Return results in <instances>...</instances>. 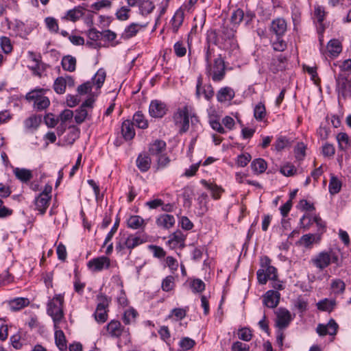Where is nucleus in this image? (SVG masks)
<instances>
[{
  "mask_svg": "<svg viewBox=\"0 0 351 351\" xmlns=\"http://www.w3.org/2000/svg\"><path fill=\"white\" fill-rule=\"evenodd\" d=\"M238 337L243 341H250L252 337V331L248 328H241L238 330Z\"/></svg>",
  "mask_w": 351,
  "mask_h": 351,
  "instance_id": "nucleus-44",
  "label": "nucleus"
},
{
  "mask_svg": "<svg viewBox=\"0 0 351 351\" xmlns=\"http://www.w3.org/2000/svg\"><path fill=\"white\" fill-rule=\"evenodd\" d=\"M336 89L339 95L346 97L350 91L351 82L347 77L340 74L336 78Z\"/></svg>",
  "mask_w": 351,
  "mask_h": 351,
  "instance_id": "nucleus-9",
  "label": "nucleus"
},
{
  "mask_svg": "<svg viewBox=\"0 0 351 351\" xmlns=\"http://www.w3.org/2000/svg\"><path fill=\"white\" fill-rule=\"evenodd\" d=\"M14 173L16 177L23 182H26L32 178V171L28 169L16 168Z\"/></svg>",
  "mask_w": 351,
  "mask_h": 351,
  "instance_id": "nucleus-27",
  "label": "nucleus"
},
{
  "mask_svg": "<svg viewBox=\"0 0 351 351\" xmlns=\"http://www.w3.org/2000/svg\"><path fill=\"white\" fill-rule=\"evenodd\" d=\"M339 147L341 149H346L351 146L349 136L346 133L340 132L337 136Z\"/></svg>",
  "mask_w": 351,
  "mask_h": 351,
  "instance_id": "nucleus-33",
  "label": "nucleus"
},
{
  "mask_svg": "<svg viewBox=\"0 0 351 351\" xmlns=\"http://www.w3.org/2000/svg\"><path fill=\"white\" fill-rule=\"evenodd\" d=\"M179 345L182 350H188L195 345V342L193 339L189 337H184L180 340Z\"/></svg>",
  "mask_w": 351,
  "mask_h": 351,
  "instance_id": "nucleus-49",
  "label": "nucleus"
},
{
  "mask_svg": "<svg viewBox=\"0 0 351 351\" xmlns=\"http://www.w3.org/2000/svg\"><path fill=\"white\" fill-rule=\"evenodd\" d=\"M106 330L108 335L112 338H119L123 334H129V329H125L121 322L113 319L106 325Z\"/></svg>",
  "mask_w": 351,
  "mask_h": 351,
  "instance_id": "nucleus-7",
  "label": "nucleus"
},
{
  "mask_svg": "<svg viewBox=\"0 0 351 351\" xmlns=\"http://www.w3.org/2000/svg\"><path fill=\"white\" fill-rule=\"evenodd\" d=\"M237 30L234 27L223 25L221 27L220 37L224 41L223 48H227V45H234L236 44L235 33Z\"/></svg>",
  "mask_w": 351,
  "mask_h": 351,
  "instance_id": "nucleus-8",
  "label": "nucleus"
},
{
  "mask_svg": "<svg viewBox=\"0 0 351 351\" xmlns=\"http://www.w3.org/2000/svg\"><path fill=\"white\" fill-rule=\"evenodd\" d=\"M0 45L5 53H9L12 51L10 39L5 36L0 38Z\"/></svg>",
  "mask_w": 351,
  "mask_h": 351,
  "instance_id": "nucleus-46",
  "label": "nucleus"
},
{
  "mask_svg": "<svg viewBox=\"0 0 351 351\" xmlns=\"http://www.w3.org/2000/svg\"><path fill=\"white\" fill-rule=\"evenodd\" d=\"M145 25H144L143 27H145ZM142 27H143L142 25H141L138 23H135L130 24L125 28L124 34H123V37L125 38L128 39V38H130L134 36L138 33L140 28Z\"/></svg>",
  "mask_w": 351,
  "mask_h": 351,
  "instance_id": "nucleus-32",
  "label": "nucleus"
},
{
  "mask_svg": "<svg viewBox=\"0 0 351 351\" xmlns=\"http://www.w3.org/2000/svg\"><path fill=\"white\" fill-rule=\"evenodd\" d=\"M130 9L128 7L123 6L116 13L118 19L121 21H126L129 19V12Z\"/></svg>",
  "mask_w": 351,
  "mask_h": 351,
  "instance_id": "nucleus-51",
  "label": "nucleus"
},
{
  "mask_svg": "<svg viewBox=\"0 0 351 351\" xmlns=\"http://www.w3.org/2000/svg\"><path fill=\"white\" fill-rule=\"evenodd\" d=\"M251 167L256 173H263L267 169V162L263 158H256L251 163Z\"/></svg>",
  "mask_w": 351,
  "mask_h": 351,
  "instance_id": "nucleus-25",
  "label": "nucleus"
},
{
  "mask_svg": "<svg viewBox=\"0 0 351 351\" xmlns=\"http://www.w3.org/2000/svg\"><path fill=\"white\" fill-rule=\"evenodd\" d=\"M335 153V149L333 145L326 143L322 147V154L324 156L331 157Z\"/></svg>",
  "mask_w": 351,
  "mask_h": 351,
  "instance_id": "nucleus-58",
  "label": "nucleus"
},
{
  "mask_svg": "<svg viewBox=\"0 0 351 351\" xmlns=\"http://www.w3.org/2000/svg\"><path fill=\"white\" fill-rule=\"evenodd\" d=\"M280 294L277 291L269 290L264 295L263 302L269 308H274L279 303Z\"/></svg>",
  "mask_w": 351,
  "mask_h": 351,
  "instance_id": "nucleus-14",
  "label": "nucleus"
},
{
  "mask_svg": "<svg viewBox=\"0 0 351 351\" xmlns=\"http://www.w3.org/2000/svg\"><path fill=\"white\" fill-rule=\"evenodd\" d=\"M88 116V110L81 106L75 110V121L77 124L83 123Z\"/></svg>",
  "mask_w": 351,
  "mask_h": 351,
  "instance_id": "nucleus-41",
  "label": "nucleus"
},
{
  "mask_svg": "<svg viewBox=\"0 0 351 351\" xmlns=\"http://www.w3.org/2000/svg\"><path fill=\"white\" fill-rule=\"evenodd\" d=\"M201 183L212 192V196L214 199H217L220 198L221 193L222 191V189L220 187L216 184L208 183L205 180H202Z\"/></svg>",
  "mask_w": 351,
  "mask_h": 351,
  "instance_id": "nucleus-35",
  "label": "nucleus"
},
{
  "mask_svg": "<svg viewBox=\"0 0 351 351\" xmlns=\"http://www.w3.org/2000/svg\"><path fill=\"white\" fill-rule=\"evenodd\" d=\"M53 88L56 93L63 94L65 92L66 89L64 77H58L54 82Z\"/></svg>",
  "mask_w": 351,
  "mask_h": 351,
  "instance_id": "nucleus-42",
  "label": "nucleus"
},
{
  "mask_svg": "<svg viewBox=\"0 0 351 351\" xmlns=\"http://www.w3.org/2000/svg\"><path fill=\"white\" fill-rule=\"evenodd\" d=\"M314 241L315 234H304L301 237L300 240V244L306 247H308L311 245L313 243Z\"/></svg>",
  "mask_w": 351,
  "mask_h": 351,
  "instance_id": "nucleus-52",
  "label": "nucleus"
},
{
  "mask_svg": "<svg viewBox=\"0 0 351 351\" xmlns=\"http://www.w3.org/2000/svg\"><path fill=\"white\" fill-rule=\"evenodd\" d=\"M289 145V141L286 137L280 136L275 142V148L277 151H281Z\"/></svg>",
  "mask_w": 351,
  "mask_h": 351,
  "instance_id": "nucleus-56",
  "label": "nucleus"
},
{
  "mask_svg": "<svg viewBox=\"0 0 351 351\" xmlns=\"http://www.w3.org/2000/svg\"><path fill=\"white\" fill-rule=\"evenodd\" d=\"M280 173L285 176H291L295 174L296 169L293 165H285L280 168Z\"/></svg>",
  "mask_w": 351,
  "mask_h": 351,
  "instance_id": "nucleus-62",
  "label": "nucleus"
},
{
  "mask_svg": "<svg viewBox=\"0 0 351 351\" xmlns=\"http://www.w3.org/2000/svg\"><path fill=\"white\" fill-rule=\"evenodd\" d=\"M29 304L27 298H19L10 302V307L12 311H18Z\"/></svg>",
  "mask_w": 351,
  "mask_h": 351,
  "instance_id": "nucleus-34",
  "label": "nucleus"
},
{
  "mask_svg": "<svg viewBox=\"0 0 351 351\" xmlns=\"http://www.w3.org/2000/svg\"><path fill=\"white\" fill-rule=\"evenodd\" d=\"M341 188V182L336 177L332 176L329 183V192L334 195L338 193Z\"/></svg>",
  "mask_w": 351,
  "mask_h": 351,
  "instance_id": "nucleus-38",
  "label": "nucleus"
},
{
  "mask_svg": "<svg viewBox=\"0 0 351 351\" xmlns=\"http://www.w3.org/2000/svg\"><path fill=\"white\" fill-rule=\"evenodd\" d=\"M152 160L147 153H141L136 159V166L141 172H146L150 168Z\"/></svg>",
  "mask_w": 351,
  "mask_h": 351,
  "instance_id": "nucleus-16",
  "label": "nucleus"
},
{
  "mask_svg": "<svg viewBox=\"0 0 351 351\" xmlns=\"http://www.w3.org/2000/svg\"><path fill=\"white\" fill-rule=\"evenodd\" d=\"M234 97V90L230 87L221 88L217 94V99L219 102L230 101Z\"/></svg>",
  "mask_w": 351,
  "mask_h": 351,
  "instance_id": "nucleus-21",
  "label": "nucleus"
},
{
  "mask_svg": "<svg viewBox=\"0 0 351 351\" xmlns=\"http://www.w3.org/2000/svg\"><path fill=\"white\" fill-rule=\"evenodd\" d=\"M251 159V155L248 153L241 154L237 158V164L241 167H244L247 166Z\"/></svg>",
  "mask_w": 351,
  "mask_h": 351,
  "instance_id": "nucleus-55",
  "label": "nucleus"
},
{
  "mask_svg": "<svg viewBox=\"0 0 351 351\" xmlns=\"http://www.w3.org/2000/svg\"><path fill=\"white\" fill-rule=\"evenodd\" d=\"M304 69L311 76V79L315 82V84H318L319 83L320 79L317 75V67L304 65Z\"/></svg>",
  "mask_w": 351,
  "mask_h": 351,
  "instance_id": "nucleus-48",
  "label": "nucleus"
},
{
  "mask_svg": "<svg viewBox=\"0 0 351 351\" xmlns=\"http://www.w3.org/2000/svg\"><path fill=\"white\" fill-rule=\"evenodd\" d=\"M206 74L211 77L214 82L221 81L226 75V66L224 60L219 55L214 60L213 64H211V70L209 72L206 66Z\"/></svg>",
  "mask_w": 351,
  "mask_h": 351,
  "instance_id": "nucleus-3",
  "label": "nucleus"
},
{
  "mask_svg": "<svg viewBox=\"0 0 351 351\" xmlns=\"http://www.w3.org/2000/svg\"><path fill=\"white\" fill-rule=\"evenodd\" d=\"M244 19V12L241 9H237L231 15V22L234 25H239Z\"/></svg>",
  "mask_w": 351,
  "mask_h": 351,
  "instance_id": "nucleus-45",
  "label": "nucleus"
},
{
  "mask_svg": "<svg viewBox=\"0 0 351 351\" xmlns=\"http://www.w3.org/2000/svg\"><path fill=\"white\" fill-rule=\"evenodd\" d=\"M232 351H250V347L241 341H236L232 346Z\"/></svg>",
  "mask_w": 351,
  "mask_h": 351,
  "instance_id": "nucleus-64",
  "label": "nucleus"
},
{
  "mask_svg": "<svg viewBox=\"0 0 351 351\" xmlns=\"http://www.w3.org/2000/svg\"><path fill=\"white\" fill-rule=\"evenodd\" d=\"M55 329L56 344L60 350H65L66 349V344L64 334L62 330H58V328Z\"/></svg>",
  "mask_w": 351,
  "mask_h": 351,
  "instance_id": "nucleus-28",
  "label": "nucleus"
},
{
  "mask_svg": "<svg viewBox=\"0 0 351 351\" xmlns=\"http://www.w3.org/2000/svg\"><path fill=\"white\" fill-rule=\"evenodd\" d=\"M46 90L43 88L34 89L29 92L25 98L27 100L34 101V106L38 110H42L47 108L49 104L50 101L49 98L44 95Z\"/></svg>",
  "mask_w": 351,
  "mask_h": 351,
  "instance_id": "nucleus-2",
  "label": "nucleus"
},
{
  "mask_svg": "<svg viewBox=\"0 0 351 351\" xmlns=\"http://www.w3.org/2000/svg\"><path fill=\"white\" fill-rule=\"evenodd\" d=\"M156 223L165 228H169L175 223V218L173 215L168 214L162 215L157 219Z\"/></svg>",
  "mask_w": 351,
  "mask_h": 351,
  "instance_id": "nucleus-22",
  "label": "nucleus"
},
{
  "mask_svg": "<svg viewBox=\"0 0 351 351\" xmlns=\"http://www.w3.org/2000/svg\"><path fill=\"white\" fill-rule=\"evenodd\" d=\"M138 313L134 308H130L124 312L123 322L125 325H129L135 322Z\"/></svg>",
  "mask_w": 351,
  "mask_h": 351,
  "instance_id": "nucleus-36",
  "label": "nucleus"
},
{
  "mask_svg": "<svg viewBox=\"0 0 351 351\" xmlns=\"http://www.w3.org/2000/svg\"><path fill=\"white\" fill-rule=\"evenodd\" d=\"M106 79V72L104 69H99L93 78V84L97 85V88H100Z\"/></svg>",
  "mask_w": 351,
  "mask_h": 351,
  "instance_id": "nucleus-40",
  "label": "nucleus"
},
{
  "mask_svg": "<svg viewBox=\"0 0 351 351\" xmlns=\"http://www.w3.org/2000/svg\"><path fill=\"white\" fill-rule=\"evenodd\" d=\"M140 14L146 16L154 9V5L150 0H143L138 5Z\"/></svg>",
  "mask_w": 351,
  "mask_h": 351,
  "instance_id": "nucleus-29",
  "label": "nucleus"
},
{
  "mask_svg": "<svg viewBox=\"0 0 351 351\" xmlns=\"http://www.w3.org/2000/svg\"><path fill=\"white\" fill-rule=\"evenodd\" d=\"M45 23L49 31L57 33L58 31V25L57 21L53 17H47Z\"/></svg>",
  "mask_w": 351,
  "mask_h": 351,
  "instance_id": "nucleus-53",
  "label": "nucleus"
},
{
  "mask_svg": "<svg viewBox=\"0 0 351 351\" xmlns=\"http://www.w3.org/2000/svg\"><path fill=\"white\" fill-rule=\"evenodd\" d=\"M166 112L167 107L163 102L159 100L152 101L149 108V112L152 117L161 118L166 114Z\"/></svg>",
  "mask_w": 351,
  "mask_h": 351,
  "instance_id": "nucleus-10",
  "label": "nucleus"
},
{
  "mask_svg": "<svg viewBox=\"0 0 351 351\" xmlns=\"http://www.w3.org/2000/svg\"><path fill=\"white\" fill-rule=\"evenodd\" d=\"M99 303L94 313L95 320L98 322L104 323L108 319L106 308L108 306L109 300L107 297L100 293L97 295Z\"/></svg>",
  "mask_w": 351,
  "mask_h": 351,
  "instance_id": "nucleus-4",
  "label": "nucleus"
},
{
  "mask_svg": "<svg viewBox=\"0 0 351 351\" xmlns=\"http://www.w3.org/2000/svg\"><path fill=\"white\" fill-rule=\"evenodd\" d=\"M207 43L208 45H210V43H213L215 45H219V38L215 30H212L208 33Z\"/></svg>",
  "mask_w": 351,
  "mask_h": 351,
  "instance_id": "nucleus-63",
  "label": "nucleus"
},
{
  "mask_svg": "<svg viewBox=\"0 0 351 351\" xmlns=\"http://www.w3.org/2000/svg\"><path fill=\"white\" fill-rule=\"evenodd\" d=\"M82 12L78 9L70 10L67 12L65 18L75 21L82 16Z\"/></svg>",
  "mask_w": 351,
  "mask_h": 351,
  "instance_id": "nucleus-59",
  "label": "nucleus"
},
{
  "mask_svg": "<svg viewBox=\"0 0 351 351\" xmlns=\"http://www.w3.org/2000/svg\"><path fill=\"white\" fill-rule=\"evenodd\" d=\"M306 147L303 143H299L295 149V157L298 160H302L305 156Z\"/></svg>",
  "mask_w": 351,
  "mask_h": 351,
  "instance_id": "nucleus-60",
  "label": "nucleus"
},
{
  "mask_svg": "<svg viewBox=\"0 0 351 351\" xmlns=\"http://www.w3.org/2000/svg\"><path fill=\"white\" fill-rule=\"evenodd\" d=\"M184 21V12L182 10H178L175 13L172 19V28L173 32H176L180 26L182 24Z\"/></svg>",
  "mask_w": 351,
  "mask_h": 351,
  "instance_id": "nucleus-31",
  "label": "nucleus"
},
{
  "mask_svg": "<svg viewBox=\"0 0 351 351\" xmlns=\"http://www.w3.org/2000/svg\"><path fill=\"white\" fill-rule=\"evenodd\" d=\"M121 133L126 141L132 139L135 136L134 123L129 120L123 121L121 126Z\"/></svg>",
  "mask_w": 351,
  "mask_h": 351,
  "instance_id": "nucleus-20",
  "label": "nucleus"
},
{
  "mask_svg": "<svg viewBox=\"0 0 351 351\" xmlns=\"http://www.w3.org/2000/svg\"><path fill=\"white\" fill-rule=\"evenodd\" d=\"M138 128L145 129L148 127V122L141 112H136L133 116V122Z\"/></svg>",
  "mask_w": 351,
  "mask_h": 351,
  "instance_id": "nucleus-30",
  "label": "nucleus"
},
{
  "mask_svg": "<svg viewBox=\"0 0 351 351\" xmlns=\"http://www.w3.org/2000/svg\"><path fill=\"white\" fill-rule=\"evenodd\" d=\"M40 123V119L35 115L31 116L24 121L25 128L28 130L36 129Z\"/></svg>",
  "mask_w": 351,
  "mask_h": 351,
  "instance_id": "nucleus-39",
  "label": "nucleus"
},
{
  "mask_svg": "<svg viewBox=\"0 0 351 351\" xmlns=\"http://www.w3.org/2000/svg\"><path fill=\"white\" fill-rule=\"evenodd\" d=\"M191 288L194 292H202L205 289V284L202 280L195 279L191 283Z\"/></svg>",
  "mask_w": 351,
  "mask_h": 351,
  "instance_id": "nucleus-57",
  "label": "nucleus"
},
{
  "mask_svg": "<svg viewBox=\"0 0 351 351\" xmlns=\"http://www.w3.org/2000/svg\"><path fill=\"white\" fill-rule=\"evenodd\" d=\"M62 66L64 70L73 72L75 70L76 59L71 56H65L62 60Z\"/></svg>",
  "mask_w": 351,
  "mask_h": 351,
  "instance_id": "nucleus-23",
  "label": "nucleus"
},
{
  "mask_svg": "<svg viewBox=\"0 0 351 351\" xmlns=\"http://www.w3.org/2000/svg\"><path fill=\"white\" fill-rule=\"evenodd\" d=\"M174 278L172 276H167L162 282V289L165 291H169L173 287Z\"/></svg>",
  "mask_w": 351,
  "mask_h": 351,
  "instance_id": "nucleus-54",
  "label": "nucleus"
},
{
  "mask_svg": "<svg viewBox=\"0 0 351 351\" xmlns=\"http://www.w3.org/2000/svg\"><path fill=\"white\" fill-rule=\"evenodd\" d=\"M171 160L169 157L163 154L160 156L157 157V169H163L166 167L170 162Z\"/></svg>",
  "mask_w": 351,
  "mask_h": 351,
  "instance_id": "nucleus-50",
  "label": "nucleus"
},
{
  "mask_svg": "<svg viewBox=\"0 0 351 351\" xmlns=\"http://www.w3.org/2000/svg\"><path fill=\"white\" fill-rule=\"evenodd\" d=\"M331 288L335 294H341L346 289V284L341 279H335L332 281Z\"/></svg>",
  "mask_w": 351,
  "mask_h": 351,
  "instance_id": "nucleus-37",
  "label": "nucleus"
},
{
  "mask_svg": "<svg viewBox=\"0 0 351 351\" xmlns=\"http://www.w3.org/2000/svg\"><path fill=\"white\" fill-rule=\"evenodd\" d=\"M335 306L336 301L335 300H328L327 298L322 300L317 303V308L322 311L331 312Z\"/></svg>",
  "mask_w": 351,
  "mask_h": 351,
  "instance_id": "nucleus-24",
  "label": "nucleus"
},
{
  "mask_svg": "<svg viewBox=\"0 0 351 351\" xmlns=\"http://www.w3.org/2000/svg\"><path fill=\"white\" fill-rule=\"evenodd\" d=\"M110 265V261L106 256H101L93 258L88 263L90 268H93L94 271H101L104 269H108Z\"/></svg>",
  "mask_w": 351,
  "mask_h": 351,
  "instance_id": "nucleus-12",
  "label": "nucleus"
},
{
  "mask_svg": "<svg viewBox=\"0 0 351 351\" xmlns=\"http://www.w3.org/2000/svg\"><path fill=\"white\" fill-rule=\"evenodd\" d=\"M274 50L283 51L287 48V43L282 38V36H276V40L272 43Z\"/></svg>",
  "mask_w": 351,
  "mask_h": 351,
  "instance_id": "nucleus-47",
  "label": "nucleus"
},
{
  "mask_svg": "<svg viewBox=\"0 0 351 351\" xmlns=\"http://www.w3.org/2000/svg\"><path fill=\"white\" fill-rule=\"evenodd\" d=\"M174 51L177 56L182 57L186 54V49L181 42H177L174 45Z\"/></svg>",
  "mask_w": 351,
  "mask_h": 351,
  "instance_id": "nucleus-61",
  "label": "nucleus"
},
{
  "mask_svg": "<svg viewBox=\"0 0 351 351\" xmlns=\"http://www.w3.org/2000/svg\"><path fill=\"white\" fill-rule=\"evenodd\" d=\"M328 52L333 56L341 53L342 47L341 43L337 39L330 40L327 45Z\"/></svg>",
  "mask_w": 351,
  "mask_h": 351,
  "instance_id": "nucleus-26",
  "label": "nucleus"
},
{
  "mask_svg": "<svg viewBox=\"0 0 351 351\" xmlns=\"http://www.w3.org/2000/svg\"><path fill=\"white\" fill-rule=\"evenodd\" d=\"M167 144L162 140H156L149 146V154L158 157L166 151Z\"/></svg>",
  "mask_w": 351,
  "mask_h": 351,
  "instance_id": "nucleus-15",
  "label": "nucleus"
},
{
  "mask_svg": "<svg viewBox=\"0 0 351 351\" xmlns=\"http://www.w3.org/2000/svg\"><path fill=\"white\" fill-rule=\"evenodd\" d=\"M51 196L47 195L46 193H40L35 200L36 209L44 214L49 206Z\"/></svg>",
  "mask_w": 351,
  "mask_h": 351,
  "instance_id": "nucleus-17",
  "label": "nucleus"
},
{
  "mask_svg": "<svg viewBox=\"0 0 351 351\" xmlns=\"http://www.w3.org/2000/svg\"><path fill=\"white\" fill-rule=\"evenodd\" d=\"M147 237L145 234H130L125 239H124V245L125 247L132 250L138 245L147 242Z\"/></svg>",
  "mask_w": 351,
  "mask_h": 351,
  "instance_id": "nucleus-11",
  "label": "nucleus"
},
{
  "mask_svg": "<svg viewBox=\"0 0 351 351\" xmlns=\"http://www.w3.org/2000/svg\"><path fill=\"white\" fill-rule=\"evenodd\" d=\"M128 227L134 230L144 229L147 222L138 215H132L127 220Z\"/></svg>",
  "mask_w": 351,
  "mask_h": 351,
  "instance_id": "nucleus-18",
  "label": "nucleus"
},
{
  "mask_svg": "<svg viewBox=\"0 0 351 351\" xmlns=\"http://www.w3.org/2000/svg\"><path fill=\"white\" fill-rule=\"evenodd\" d=\"M64 295L57 294L47 304V314L51 317L54 328H58V324L63 318Z\"/></svg>",
  "mask_w": 351,
  "mask_h": 351,
  "instance_id": "nucleus-1",
  "label": "nucleus"
},
{
  "mask_svg": "<svg viewBox=\"0 0 351 351\" xmlns=\"http://www.w3.org/2000/svg\"><path fill=\"white\" fill-rule=\"evenodd\" d=\"M276 326L279 330L287 328L292 320L290 312L284 308H279L276 311Z\"/></svg>",
  "mask_w": 351,
  "mask_h": 351,
  "instance_id": "nucleus-6",
  "label": "nucleus"
},
{
  "mask_svg": "<svg viewBox=\"0 0 351 351\" xmlns=\"http://www.w3.org/2000/svg\"><path fill=\"white\" fill-rule=\"evenodd\" d=\"M266 110L263 103L258 104L254 110V116L256 119L261 121L265 116Z\"/></svg>",
  "mask_w": 351,
  "mask_h": 351,
  "instance_id": "nucleus-43",
  "label": "nucleus"
},
{
  "mask_svg": "<svg viewBox=\"0 0 351 351\" xmlns=\"http://www.w3.org/2000/svg\"><path fill=\"white\" fill-rule=\"evenodd\" d=\"M287 29V22L284 19L278 18L271 21L270 29L276 36H282Z\"/></svg>",
  "mask_w": 351,
  "mask_h": 351,
  "instance_id": "nucleus-13",
  "label": "nucleus"
},
{
  "mask_svg": "<svg viewBox=\"0 0 351 351\" xmlns=\"http://www.w3.org/2000/svg\"><path fill=\"white\" fill-rule=\"evenodd\" d=\"M312 261L320 269L327 267L330 264L328 252H320Z\"/></svg>",
  "mask_w": 351,
  "mask_h": 351,
  "instance_id": "nucleus-19",
  "label": "nucleus"
},
{
  "mask_svg": "<svg viewBox=\"0 0 351 351\" xmlns=\"http://www.w3.org/2000/svg\"><path fill=\"white\" fill-rule=\"evenodd\" d=\"M173 119L176 125H181L180 131L186 132L189 128V117L187 106L179 108L173 115Z\"/></svg>",
  "mask_w": 351,
  "mask_h": 351,
  "instance_id": "nucleus-5",
  "label": "nucleus"
}]
</instances>
